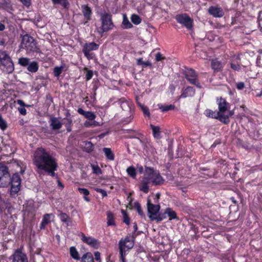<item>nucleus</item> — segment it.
I'll return each mask as SVG.
<instances>
[{
  "instance_id": "obj_31",
  "label": "nucleus",
  "mask_w": 262,
  "mask_h": 262,
  "mask_svg": "<svg viewBox=\"0 0 262 262\" xmlns=\"http://www.w3.org/2000/svg\"><path fill=\"white\" fill-rule=\"evenodd\" d=\"M166 213L169 217V220L176 219L177 218L176 212L170 208H167L166 209Z\"/></svg>"
},
{
  "instance_id": "obj_27",
  "label": "nucleus",
  "mask_w": 262,
  "mask_h": 262,
  "mask_svg": "<svg viewBox=\"0 0 262 262\" xmlns=\"http://www.w3.org/2000/svg\"><path fill=\"white\" fill-rule=\"evenodd\" d=\"M84 125L86 127H94L100 125V124L95 120H86L84 123Z\"/></svg>"
},
{
  "instance_id": "obj_15",
  "label": "nucleus",
  "mask_w": 262,
  "mask_h": 262,
  "mask_svg": "<svg viewBox=\"0 0 262 262\" xmlns=\"http://www.w3.org/2000/svg\"><path fill=\"white\" fill-rule=\"evenodd\" d=\"M147 210L148 212L150 214L149 217L152 220V218L156 217L158 213L160 206L159 205H154L150 203V200H147Z\"/></svg>"
},
{
  "instance_id": "obj_39",
  "label": "nucleus",
  "mask_w": 262,
  "mask_h": 262,
  "mask_svg": "<svg viewBox=\"0 0 262 262\" xmlns=\"http://www.w3.org/2000/svg\"><path fill=\"white\" fill-rule=\"evenodd\" d=\"M135 207L136 208L138 214L142 217L145 216L143 211H142L140 204L139 202H136L134 204Z\"/></svg>"
},
{
  "instance_id": "obj_21",
  "label": "nucleus",
  "mask_w": 262,
  "mask_h": 262,
  "mask_svg": "<svg viewBox=\"0 0 262 262\" xmlns=\"http://www.w3.org/2000/svg\"><path fill=\"white\" fill-rule=\"evenodd\" d=\"M148 184H149V181H147L146 179L143 178V180L139 187L140 190L145 193H147L149 191L148 186Z\"/></svg>"
},
{
  "instance_id": "obj_42",
  "label": "nucleus",
  "mask_w": 262,
  "mask_h": 262,
  "mask_svg": "<svg viewBox=\"0 0 262 262\" xmlns=\"http://www.w3.org/2000/svg\"><path fill=\"white\" fill-rule=\"evenodd\" d=\"M7 126L6 121L3 119L2 115H0V128L2 130H4L7 128Z\"/></svg>"
},
{
  "instance_id": "obj_44",
  "label": "nucleus",
  "mask_w": 262,
  "mask_h": 262,
  "mask_svg": "<svg viewBox=\"0 0 262 262\" xmlns=\"http://www.w3.org/2000/svg\"><path fill=\"white\" fill-rule=\"evenodd\" d=\"M54 4L60 5L63 8H66V0H52Z\"/></svg>"
},
{
  "instance_id": "obj_48",
  "label": "nucleus",
  "mask_w": 262,
  "mask_h": 262,
  "mask_svg": "<svg viewBox=\"0 0 262 262\" xmlns=\"http://www.w3.org/2000/svg\"><path fill=\"white\" fill-rule=\"evenodd\" d=\"M9 4L7 0H0V8H5Z\"/></svg>"
},
{
  "instance_id": "obj_18",
  "label": "nucleus",
  "mask_w": 262,
  "mask_h": 262,
  "mask_svg": "<svg viewBox=\"0 0 262 262\" xmlns=\"http://www.w3.org/2000/svg\"><path fill=\"white\" fill-rule=\"evenodd\" d=\"M81 9L85 19L87 20L91 19L92 14L91 8L87 5H83L81 6Z\"/></svg>"
},
{
  "instance_id": "obj_51",
  "label": "nucleus",
  "mask_w": 262,
  "mask_h": 262,
  "mask_svg": "<svg viewBox=\"0 0 262 262\" xmlns=\"http://www.w3.org/2000/svg\"><path fill=\"white\" fill-rule=\"evenodd\" d=\"M58 212L59 213L58 214V215L60 217V220L63 222H66V214L64 213L61 212L60 210H58Z\"/></svg>"
},
{
  "instance_id": "obj_4",
  "label": "nucleus",
  "mask_w": 262,
  "mask_h": 262,
  "mask_svg": "<svg viewBox=\"0 0 262 262\" xmlns=\"http://www.w3.org/2000/svg\"><path fill=\"white\" fill-rule=\"evenodd\" d=\"M143 178L154 185H161L163 182V179L159 171L151 167H145Z\"/></svg>"
},
{
  "instance_id": "obj_10",
  "label": "nucleus",
  "mask_w": 262,
  "mask_h": 262,
  "mask_svg": "<svg viewBox=\"0 0 262 262\" xmlns=\"http://www.w3.org/2000/svg\"><path fill=\"white\" fill-rule=\"evenodd\" d=\"M185 77L190 84L201 88V85L198 81V74L194 70L192 69L186 70L185 72Z\"/></svg>"
},
{
  "instance_id": "obj_1",
  "label": "nucleus",
  "mask_w": 262,
  "mask_h": 262,
  "mask_svg": "<svg viewBox=\"0 0 262 262\" xmlns=\"http://www.w3.org/2000/svg\"><path fill=\"white\" fill-rule=\"evenodd\" d=\"M11 165L20 168V173L23 174L25 169L21 167L19 162L14 161L13 162L8 163L7 165L0 163V187H7L11 184L10 194L14 196L20 190L21 179L17 173L13 174L11 178L9 171V168Z\"/></svg>"
},
{
  "instance_id": "obj_24",
  "label": "nucleus",
  "mask_w": 262,
  "mask_h": 262,
  "mask_svg": "<svg viewBox=\"0 0 262 262\" xmlns=\"http://www.w3.org/2000/svg\"><path fill=\"white\" fill-rule=\"evenodd\" d=\"M81 262H94L92 254L91 252H87L83 254Z\"/></svg>"
},
{
  "instance_id": "obj_63",
  "label": "nucleus",
  "mask_w": 262,
  "mask_h": 262,
  "mask_svg": "<svg viewBox=\"0 0 262 262\" xmlns=\"http://www.w3.org/2000/svg\"><path fill=\"white\" fill-rule=\"evenodd\" d=\"M99 192H100L102 193L103 196H106V193L105 191H104V190L100 189Z\"/></svg>"
},
{
  "instance_id": "obj_58",
  "label": "nucleus",
  "mask_w": 262,
  "mask_h": 262,
  "mask_svg": "<svg viewBox=\"0 0 262 262\" xmlns=\"http://www.w3.org/2000/svg\"><path fill=\"white\" fill-rule=\"evenodd\" d=\"M75 139V135H71L69 138V139H68V141L70 142V143H72L73 141Z\"/></svg>"
},
{
  "instance_id": "obj_32",
  "label": "nucleus",
  "mask_w": 262,
  "mask_h": 262,
  "mask_svg": "<svg viewBox=\"0 0 262 262\" xmlns=\"http://www.w3.org/2000/svg\"><path fill=\"white\" fill-rule=\"evenodd\" d=\"M122 27L124 29H129L133 27V25L130 23L127 16L125 15H123V21L122 23Z\"/></svg>"
},
{
  "instance_id": "obj_20",
  "label": "nucleus",
  "mask_w": 262,
  "mask_h": 262,
  "mask_svg": "<svg viewBox=\"0 0 262 262\" xmlns=\"http://www.w3.org/2000/svg\"><path fill=\"white\" fill-rule=\"evenodd\" d=\"M195 94V90L191 86H187L185 90H183L182 94L180 96L181 98H186L188 97H192Z\"/></svg>"
},
{
  "instance_id": "obj_57",
  "label": "nucleus",
  "mask_w": 262,
  "mask_h": 262,
  "mask_svg": "<svg viewBox=\"0 0 262 262\" xmlns=\"http://www.w3.org/2000/svg\"><path fill=\"white\" fill-rule=\"evenodd\" d=\"M94 255L95 256V259L97 261H99L100 259V253L98 251L95 252L94 253Z\"/></svg>"
},
{
  "instance_id": "obj_26",
  "label": "nucleus",
  "mask_w": 262,
  "mask_h": 262,
  "mask_svg": "<svg viewBox=\"0 0 262 262\" xmlns=\"http://www.w3.org/2000/svg\"><path fill=\"white\" fill-rule=\"evenodd\" d=\"M103 151L104 152V154L108 160L111 161L114 160V155L113 153L111 148L104 147L103 148Z\"/></svg>"
},
{
  "instance_id": "obj_22",
  "label": "nucleus",
  "mask_w": 262,
  "mask_h": 262,
  "mask_svg": "<svg viewBox=\"0 0 262 262\" xmlns=\"http://www.w3.org/2000/svg\"><path fill=\"white\" fill-rule=\"evenodd\" d=\"M211 67L214 71H219L223 68V64L221 61L213 59L211 61Z\"/></svg>"
},
{
  "instance_id": "obj_7",
  "label": "nucleus",
  "mask_w": 262,
  "mask_h": 262,
  "mask_svg": "<svg viewBox=\"0 0 262 262\" xmlns=\"http://www.w3.org/2000/svg\"><path fill=\"white\" fill-rule=\"evenodd\" d=\"M100 20L101 21L102 33L112 30L114 27V24L112 20V16L108 13L101 14Z\"/></svg>"
},
{
  "instance_id": "obj_50",
  "label": "nucleus",
  "mask_w": 262,
  "mask_h": 262,
  "mask_svg": "<svg viewBox=\"0 0 262 262\" xmlns=\"http://www.w3.org/2000/svg\"><path fill=\"white\" fill-rule=\"evenodd\" d=\"M93 75V73L92 71H91V70L88 71L86 73V75H85V78H86V80H90L92 78Z\"/></svg>"
},
{
  "instance_id": "obj_59",
  "label": "nucleus",
  "mask_w": 262,
  "mask_h": 262,
  "mask_svg": "<svg viewBox=\"0 0 262 262\" xmlns=\"http://www.w3.org/2000/svg\"><path fill=\"white\" fill-rule=\"evenodd\" d=\"M144 61L142 60V58H140L139 59H137V63L138 65H142Z\"/></svg>"
},
{
  "instance_id": "obj_49",
  "label": "nucleus",
  "mask_w": 262,
  "mask_h": 262,
  "mask_svg": "<svg viewBox=\"0 0 262 262\" xmlns=\"http://www.w3.org/2000/svg\"><path fill=\"white\" fill-rule=\"evenodd\" d=\"M231 68L235 71H239L241 67L239 64H235L232 62L231 63Z\"/></svg>"
},
{
  "instance_id": "obj_45",
  "label": "nucleus",
  "mask_w": 262,
  "mask_h": 262,
  "mask_svg": "<svg viewBox=\"0 0 262 262\" xmlns=\"http://www.w3.org/2000/svg\"><path fill=\"white\" fill-rule=\"evenodd\" d=\"M165 57L160 52H158L156 54L155 60L156 61H162L165 59Z\"/></svg>"
},
{
  "instance_id": "obj_43",
  "label": "nucleus",
  "mask_w": 262,
  "mask_h": 262,
  "mask_svg": "<svg viewBox=\"0 0 262 262\" xmlns=\"http://www.w3.org/2000/svg\"><path fill=\"white\" fill-rule=\"evenodd\" d=\"M139 105L140 106L144 114L145 115L149 116L150 113L148 108L146 106H145L144 105L141 104V103H139Z\"/></svg>"
},
{
  "instance_id": "obj_29",
  "label": "nucleus",
  "mask_w": 262,
  "mask_h": 262,
  "mask_svg": "<svg viewBox=\"0 0 262 262\" xmlns=\"http://www.w3.org/2000/svg\"><path fill=\"white\" fill-rule=\"evenodd\" d=\"M107 226H114L115 225L114 221V216L111 211L107 212Z\"/></svg>"
},
{
  "instance_id": "obj_8",
  "label": "nucleus",
  "mask_w": 262,
  "mask_h": 262,
  "mask_svg": "<svg viewBox=\"0 0 262 262\" xmlns=\"http://www.w3.org/2000/svg\"><path fill=\"white\" fill-rule=\"evenodd\" d=\"M99 45L94 42L86 43L84 45L82 49L84 56L88 59H92L94 57L95 55L91 53L92 51L97 50Z\"/></svg>"
},
{
  "instance_id": "obj_5",
  "label": "nucleus",
  "mask_w": 262,
  "mask_h": 262,
  "mask_svg": "<svg viewBox=\"0 0 262 262\" xmlns=\"http://www.w3.org/2000/svg\"><path fill=\"white\" fill-rule=\"evenodd\" d=\"M216 103L218 105L219 112L222 115L229 119L234 115V111L230 110V105L227 102L225 99L222 97L216 98Z\"/></svg>"
},
{
  "instance_id": "obj_46",
  "label": "nucleus",
  "mask_w": 262,
  "mask_h": 262,
  "mask_svg": "<svg viewBox=\"0 0 262 262\" xmlns=\"http://www.w3.org/2000/svg\"><path fill=\"white\" fill-rule=\"evenodd\" d=\"M78 190H79V192L81 194H83L84 196H88L90 193L89 191L87 189H85V188H79Z\"/></svg>"
},
{
  "instance_id": "obj_12",
  "label": "nucleus",
  "mask_w": 262,
  "mask_h": 262,
  "mask_svg": "<svg viewBox=\"0 0 262 262\" xmlns=\"http://www.w3.org/2000/svg\"><path fill=\"white\" fill-rule=\"evenodd\" d=\"M205 114L208 117L218 119L224 124H228L230 121L229 119H228L226 116L225 117L224 115H222L219 113V111L217 112H215L208 109L205 111Z\"/></svg>"
},
{
  "instance_id": "obj_52",
  "label": "nucleus",
  "mask_w": 262,
  "mask_h": 262,
  "mask_svg": "<svg viewBox=\"0 0 262 262\" xmlns=\"http://www.w3.org/2000/svg\"><path fill=\"white\" fill-rule=\"evenodd\" d=\"M23 4L27 7H29L30 5H31V0H19Z\"/></svg>"
},
{
  "instance_id": "obj_23",
  "label": "nucleus",
  "mask_w": 262,
  "mask_h": 262,
  "mask_svg": "<svg viewBox=\"0 0 262 262\" xmlns=\"http://www.w3.org/2000/svg\"><path fill=\"white\" fill-rule=\"evenodd\" d=\"M70 254L76 260H79L80 259L79 252L75 247H71L70 248Z\"/></svg>"
},
{
  "instance_id": "obj_53",
  "label": "nucleus",
  "mask_w": 262,
  "mask_h": 262,
  "mask_svg": "<svg viewBox=\"0 0 262 262\" xmlns=\"http://www.w3.org/2000/svg\"><path fill=\"white\" fill-rule=\"evenodd\" d=\"M75 225V222L72 221L71 219L67 217V226H73Z\"/></svg>"
},
{
  "instance_id": "obj_40",
  "label": "nucleus",
  "mask_w": 262,
  "mask_h": 262,
  "mask_svg": "<svg viewBox=\"0 0 262 262\" xmlns=\"http://www.w3.org/2000/svg\"><path fill=\"white\" fill-rule=\"evenodd\" d=\"M63 67H55L54 68L53 70V73L55 77H57L58 78L59 76H60V74L61 73L62 70H63Z\"/></svg>"
},
{
  "instance_id": "obj_2",
  "label": "nucleus",
  "mask_w": 262,
  "mask_h": 262,
  "mask_svg": "<svg viewBox=\"0 0 262 262\" xmlns=\"http://www.w3.org/2000/svg\"><path fill=\"white\" fill-rule=\"evenodd\" d=\"M34 163L38 169L45 170L52 177L55 176L54 171L57 169V164L48 153L43 151L36 152Z\"/></svg>"
},
{
  "instance_id": "obj_33",
  "label": "nucleus",
  "mask_w": 262,
  "mask_h": 262,
  "mask_svg": "<svg viewBox=\"0 0 262 262\" xmlns=\"http://www.w3.org/2000/svg\"><path fill=\"white\" fill-rule=\"evenodd\" d=\"M158 106L159 108L163 112H166L169 110H173L174 108V105L171 104L168 105H163L162 104H158Z\"/></svg>"
},
{
  "instance_id": "obj_13",
  "label": "nucleus",
  "mask_w": 262,
  "mask_h": 262,
  "mask_svg": "<svg viewBox=\"0 0 262 262\" xmlns=\"http://www.w3.org/2000/svg\"><path fill=\"white\" fill-rule=\"evenodd\" d=\"M12 257L13 262H28L26 254L20 249L15 250Z\"/></svg>"
},
{
  "instance_id": "obj_54",
  "label": "nucleus",
  "mask_w": 262,
  "mask_h": 262,
  "mask_svg": "<svg viewBox=\"0 0 262 262\" xmlns=\"http://www.w3.org/2000/svg\"><path fill=\"white\" fill-rule=\"evenodd\" d=\"M245 87V83L243 82H238L236 84V88L237 89L241 90Z\"/></svg>"
},
{
  "instance_id": "obj_35",
  "label": "nucleus",
  "mask_w": 262,
  "mask_h": 262,
  "mask_svg": "<svg viewBox=\"0 0 262 262\" xmlns=\"http://www.w3.org/2000/svg\"><path fill=\"white\" fill-rule=\"evenodd\" d=\"M30 63V59L27 57H21L18 59V63L23 67H27Z\"/></svg>"
},
{
  "instance_id": "obj_11",
  "label": "nucleus",
  "mask_w": 262,
  "mask_h": 262,
  "mask_svg": "<svg viewBox=\"0 0 262 262\" xmlns=\"http://www.w3.org/2000/svg\"><path fill=\"white\" fill-rule=\"evenodd\" d=\"M176 19L179 23L183 25L189 30H190L192 27L193 20L186 14L176 15Z\"/></svg>"
},
{
  "instance_id": "obj_17",
  "label": "nucleus",
  "mask_w": 262,
  "mask_h": 262,
  "mask_svg": "<svg viewBox=\"0 0 262 262\" xmlns=\"http://www.w3.org/2000/svg\"><path fill=\"white\" fill-rule=\"evenodd\" d=\"M49 123L51 128L54 130L60 129L62 126V124L59 120L55 117H51Z\"/></svg>"
},
{
  "instance_id": "obj_36",
  "label": "nucleus",
  "mask_w": 262,
  "mask_h": 262,
  "mask_svg": "<svg viewBox=\"0 0 262 262\" xmlns=\"http://www.w3.org/2000/svg\"><path fill=\"white\" fill-rule=\"evenodd\" d=\"M167 217V214L166 213V210H165V212L163 213H159L158 215L156 216V217H154L152 218V220H156L158 222H160L163 220L164 219H166Z\"/></svg>"
},
{
  "instance_id": "obj_62",
  "label": "nucleus",
  "mask_w": 262,
  "mask_h": 262,
  "mask_svg": "<svg viewBox=\"0 0 262 262\" xmlns=\"http://www.w3.org/2000/svg\"><path fill=\"white\" fill-rule=\"evenodd\" d=\"M134 232H136L138 229V226L136 223H134Z\"/></svg>"
},
{
  "instance_id": "obj_60",
  "label": "nucleus",
  "mask_w": 262,
  "mask_h": 262,
  "mask_svg": "<svg viewBox=\"0 0 262 262\" xmlns=\"http://www.w3.org/2000/svg\"><path fill=\"white\" fill-rule=\"evenodd\" d=\"M142 65H144V66L145 67H147V66H150V67H151V63L150 62L147 61H145L143 62V63L142 64Z\"/></svg>"
},
{
  "instance_id": "obj_14",
  "label": "nucleus",
  "mask_w": 262,
  "mask_h": 262,
  "mask_svg": "<svg viewBox=\"0 0 262 262\" xmlns=\"http://www.w3.org/2000/svg\"><path fill=\"white\" fill-rule=\"evenodd\" d=\"M81 240L84 243L87 244L92 247L97 249L100 246L99 242L93 237L86 236L83 233L81 234Z\"/></svg>"
},
{
  "instance_id": "obj_34",
  "label": "nucleus",
  "mask_w": 262,
  "mask_h": 262,
  "mask_svg": "<svg viewBox=\"0 0 262 262\" xmlns=\"http://www.w3.org/2000/svg\"><path fill=\"white\" fill-rule=\"evenodd\" d=\"M83 149L87 152H90L93 150V145L90 141H85L84 142Z\"/></svg>"
},
{
  "instance_id": "obj_6",
  "label": "nucleus",
  "mask_w": 262,
  "mask_h": 262,
  "mask_svg": "<svg viewBox=\"0 0 262 262\" xmlns=\"http://www.w3.org/2000/svg\"><path fill=\"white\" fill-rule=\"evenodd\" d=\"M0 62L6 68V72L9 74L13 72L14 68L10 57L6 51H0Z\"/></svg>"
},
{
  "instance_id": "obj_56",
  "label": "nucleus",
  "mask_w": 262,
  "mask_h": 262,
  "mask_svg": "<svg viewBox=\"0 0 262 262\" xmlns=\"http://www.w3.org/2000/svg\"><path fill=\"white\" fill-rule=\"evenodd\" d=\"M17 103L19 104L21 107L29 106V105H26L25 103V102L21 100H17Z\"/></svg>"
},
{
  "instance_id": "obj_37",
  "label": "nucleus",
  "mask_w": 262,
  "mask_h": 262,
  "mask_svg": "<svg viewBox=\"0 0 262 262\" xmlns=\"http://www.w3.org/2000/svg\"><path fill=\"white\" fill-rule=\"evenodd\" d=\"M127 174L131 177L134 178L136 176V171L135 168L133 166H130L126 169Z\"/></svg>"
},
{
  "instance_id": "obj_41",
  "label": "nucleus",
  "mask_w": 262,
  "mask_h": 262,
  "mask_svg": "<svg viewBox=\"0 0 262 262\" xmlns=\"http://www.w3.org/2000/svg\"><path fill=\"white\" fill-rule=\"evenodd\" d=\"M91 166L93 169V173L96 174H101V170L98 166L92 164L91 165Z\"/></svg>"
},
{
  "instance_id": "obj_9",
  "label": "nucleus",
  "mask_w": 262,
  "mask_h": 262,
  "mask_svg": "<svg viewBox=\"0 0 262 262\" xmlns=\"http://www.w3.org/2000/svg\"><path fill=\"white\" fill-rule=\"evenodd\" d=\"M119 251L121 259L124 262V253H125L126 250H128L133 248L134 243L130 239L129 237H126L124 241L120 240L119 243Z\"/></svg>"
},
{
  "instance_id": "obj_61",
  "label": "nucleus",
  "mask_w": 262,
  "mask_h": 262,
  "mask_svg": "<svg viewBox=\"0 0 262 262\" xmlns=\"http://www.w3.org/2000/svg\"><path fill=\"white\" fill-rule=\"evenodd\" d=\"M5 28H6L5 26L3 24H2L0 22V31H4L5 29Z\"/></svg>"
},
{
  "instance_id": "obj_25",
  "label": "nucleus",
  "mask_w": 262,
  "mask_h": 262,
  "mask_svg": "<svg viewBox=\"0 0 262 262\" xmlns=\"http://www.w3.org/2000/svg\"><path fill=\"white\" fill-rule=\"evenodd\" d=\"M38 69V64L36 61L30 62L28 66L27 70L32 73H35L37 71Z\"/></svg>"
},
{
  "instance_id": "obj_16",
  "label": "nucleus",
  "mask_w": 262,
  "mask_h": 262,
  "mask_svg": "<svg viewBox=\"0 0 262 262\" xmlns=\"http://www.w3.org/2000/svg\"><path fill=\"white\" fill-rule=\"evenodd\" d=\"M208 13L215 17H221L224 15L223 9L218 6H211L208 10Z\"/></svg>"
},
{
  "instance_id": "obj_47",
  "label": "nucleus",
  "mask_w": 262,
  "mask_h": 262,
  "mask_svg": "<svg viewBox=\"0 0 262 262\" xmlns=\"http://www.w3.org/2000/svg\"><path fill=\"white\" fill-rule=\"evenodd\" d=\"M122 212L123 214V222L127 225H129L130 223L129 218L127 216L124 210H122Z\"/></svg>"
},
{
  "instance_id": "obj_64",
  "label": "nucleus",
  "mask_w": 262,
  "mask_h": 262,
  "mask_svg": "<svg viewBox=\"0 0 262 262\" xmlns=\"http://www.w3.org/2000/svg\"><path fill=\"white\" fill-rule=\"evenodd\" d=\"M230 200H231V201L234 203V204H236L237 203V201L235 200V199H234V198L233 197H231L230 198Z\"/></svg>"
},
{
  "instance_id": "obj_55",
  "label": "nucleus",
  "mask_w": 262,
  "mask_h": 262,
  "mask_svg": "<svg viewBox=\"0 0 262 262\" xmlns=\"http://www.w3.org/2000/svg\"><path fill=\"white\" fill-rule=\"evenodd\" d=\"M18 111L19 113L23 115H25L26 114V110L24 107H18Z\"/></svg>"
},
{
  "instance_id": "obj_19",
  "label": "nucleus",
  "mask_w": 262,
  "mask_h": 262,
  "mask_svg": "<svg viewBox=\"0 0 262 262\" xmlns=\"http://www.w3.org/2000/svg\"><path fill=\"white\" fill-rule=\"evenodd\" d=\"M77 112L80 115L83 116L85 118L88 119L89 120H94L96 116L94 113L90 111H84L82 108H79Z\"/></svg>"
},
{
  "instance_id": "obj_30",
  "label": "nucleus",
  "mask_w": 262,
  "mask_h": 262,
  "mask_svg": "<svg viewBox=\"0 0 262 262\" xmlns=\"http://www.w3.org/2000/svg\"><path fill=\"white\" fill-rule=\"evenodd\" d=\"M50 214H46L44 215L42 222L40 224V229H44L47 225H48L50 222Z\"/></svg>"
},
{
  "instance_id": "obj_38",
  "label": "nucleus",
  "mask_w": 262,
  "mask_h": 262,
  "mask_svg": "<svg viewBox=\"0 0 262 262\" xmlns=\"http://www.w3.org/2000/svg\"><path fill=\"white\" fill-rule=\"evenodd\" d=\"M130 19L132 22L136 25H139L141 21L140 17L138 15L135 14L131 16Z\"/></svg>"
},
{
  "instance_id": "obj_3",
  "label": "nucleus",
  "mask_w": 262,
  "mask_h": 262,
  "mask_svg": "<svg viewBox=\"0 0 262 262\" xmlns=\"http://www.w3.org/2000/svg\"><path fill=\"white\" fill-rule=\"evenodd\" d=\"M21 41L20 47L26 50L27 53L37 52L39 49L37 48L36 42L32 36L28 34H21Z\"/></svg>"
},
{
  "instance_id": "obj_28",
  "label": "nucleus",
  "mask_w": 262,
  "mask_h": 262,
  "mask_svg": "<svg viewBox=\"0 0 262 262\" xmlns=\"http://www.w3.org/2000/svg\"><path fill=\"white\" fill-rule=\"evenodd\" d=\"M151 129L152 130L153 135L155 138H160V128L158 126H154L152 124L150 125Z\"/></svg>"
}]
</instances>
